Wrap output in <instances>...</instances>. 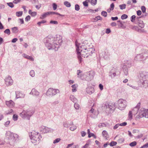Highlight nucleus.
I'll list each match as a JSON object with an SVG mask.
<instances>
[{
	"label": "nucleus",
	"mask_w": 148,
	"mask_h": 148,
	"mask_svg": "<svg viewBox=\"0 0 148 148\" xmlns=\"http://www.w3.org/2000/svg\"><path fill=\"white\" fill-rule=\"evenodd\" d=\"M75 45L77 56L80 62H81L82 59L81 55L84 58H87L94 52L95 49L94 48L88 49L84 45L83 43L79 44L76 42Z\"/></svg>",
	"instance_id": "nucleus-1"
},
{
	"label": "nucleus",
	"mask_w": 148,
	"mask_h": 148,
	"mask_svg": "<svg viewBox=\"0 0 148 148\" xmlns=\"http://www.w3.org/2000/svg\"><path fill=\"white\" fill-rule=\"evenodd\" d=\"M62 41V37L59 35H57L56 38L52 37L47 38L45 45L49 49H53L56 51L58 50L59 47L58 45Z\"/></svg>",
	"instance_id": "nucleus-2"
},
{
	"label": "nucleus",
	"mask_w": 148,
	"mask_h": 148,
	"mask_svg": "<svg viewBox=\"0 0 148 148\" xmlns=\"http://www.w3.org/2000/svg\"><path fill=\"white\" fill-rule=\"evenodd\" d=\"M6 138L10 140V142H14L18 139L19 136L16 134L8 131L6 132Z\"/></svg>",
	"instance_id": "nucleus-3"
},
{
	"label": "nucleus",
	"mask_w": 148,
	"mask_h": 148,
	"mask_svg": "<svg viewBox=\"0 0 148 148\" xmlns=\"http://www.w3.org/2000/svg\"><path fill=\"white\" fill-rule=\"evenodd\" d=\"M30 137L32 143H35L40 140V135L38 132L33 131L31 132Z\"/></svg>",
	"instance_id": "nucleus-4"
},
{
	"label": "nucleus",
	"mask_w": 148,
	"mask_h": 148,
	"mask_svg": "<svg viewBox=\"0 0 148 148\" xmlns=\"http://www.w3.org/2000/svg\"><path fill=\"white\" fill-rule=\"evenodd\" d=\"M32 112L30 110H24L20 114V116L23 118H26L29 120L30 117L32 114Z\"/></svg>",
	"instance_id": "nucleus-5"
},
{
	"label": "nucleus",
	"mask_w": 148,
	"mask_h": 148,
	"mask_svg": "<svg viewBox=\"0 0 148 148\" xmlns=\"http://www.w3.org/2000/svg\"><path fill=\"white\" fill-rule=\"evenodd\" d=\"M118 108L121 110L124 109L127 105L126 101L123 99H119L118 101Z\"/></svg>",
	"instance_id": "nucleus-6"
},
{
	"label": "nucleus",
	"mask_w": 148,
	"mask_h": 148,
	"mask_svg": "<svg viewBox=\"0 0 148 148\" xmlns=\"http://www.w3.org/2000/svg\"><path fill=\"white\" fill-rule=\"evenodd\" d=\"M59 90L58 89H54L52 88H50L48 90L47 95L49 96H53L59 93Z\"/></svg>",
	"instance_id": "nucleus-7"
},
{
	"label": "nucleus",
	"mask_w": 148,
	"mask_h": 148,
	"mask_svg": "<svg viewBox=\"0 0 148 148\" xmlns=\"http://www.w3.org/2000/svg\"><path fill=\"white\" fill-rule=\"evenodd\" d=\"M104 107L106 109H109L110 110L112 111L115 109L114 104L110 103H106L105 104Z\"/></svg>",
	"instance_id": "nucleus-8"
},
{
	"label": "nucleus",
	"mask_w": 148,
	"mask_h": 148,
	"mask_svg": "<svg viewBox=\"0 0 148 148\" xmlns=\"http://www.w3.org/2000/svg\"><path fill=\"white\" fill-rule=\"evenodd\" d=\"M5 84L7 86H9L12 84L13 81L10 76L7 77L5 79Z\"/></svg>",
	"instance_id": "nucleus-9"
},
{
	"label": "nucleus",
	"mask_w": 148,
	"mask_h": 148,
	"mask_svg": "<svg viewBox=\"0 0 148 148\" xmlns=\"http://www.w3.org/2000/svg\"><path fill=\"white\" fill-rule=\"evenodd\" d=\"M140 112L143 115V117H145V118H148V110L144 109L142 108L140 110Z\"/></svg>",
	"instance_id": "nucleus-10"
},
{
	"label": "nucleus",
	"mask_w": 148,
	"mask_h": 148,
	"mask_svg": "<svg viewBox=\"0 0 148 148\" xmlns=\"http://www.w3.org/2000/svg\"><path fill=\"white\" fill-rule=\"evenodd\" d=\"M5 104L8 106L12 108L14 106V103L12 100H10L8 101H6Z\"/></svg>",
	"instance_id": "nucleus-11"
},
{
	"label": "nucleus",
	"mask_w": 148,
	"mask_h": 148,
	"mask_svg": "<svg viewBox=\"0 0 148 148\" xmlns=\"http://www.w3.org/2000/svg\"><path fill=\"white\" fill-rule=\"evenodd\" d=\"M30 93L36 96H38L39 94V92L35 89H32Z\"/></svg>",
	"instance_id": "nucleus-12"
},
{
	"label": "nucleus",
	"mask_w": 148,
	"mask_h": 148,
	"mask_svg": "<svg viewBox=\"0 0 148 148\" xmlns=\"http://www.w3.org/2000/svg\"><path fill=\"white\" fill-rule=\"evenodd\" d=\"M143 117V115L141 113L140 110L139 111V113L136 117L135 119L136 121H138L139 119Z\"/></svg>",
	"instance_id": "nucleus-13"
},
{
	"label": "nucleus",
	"mask_w": 148,
	"mask_h": 148,
	"mask_svg": "<svg viewBox=\"0 0 148 148\" xmlns=\"http://www.w3.org/2000/svg\"><path fill=\"white\" fill-rule=\"evenodd\" d=\"M24 97V95L22 94L21 92H16V97L17 98L23 97Z\"/></svg>",
	"instance_id": "nucleus-14"
},
{
	"label": "nucleus",
	"mask_w": 148,
	"mask_h": 148,
	"mask_svg": "<svg viewBox=\"0 0 148 148\" xmlns=\"http://www.w3.org/2000/svg\"><path fill=\"white\" fill-rule=\"evenodd\" d=\"M134 110H132L131 111H130L128 114V118L129 119L131 120L132 118V114H135L136 113L134 112Z\"/></svg>",
	"instance_id": "nucleus-15"
},
{
	"label": "nucleus",
	"mask_w": 148,
	"mask_h": 148,
	"mask_svg": "<svg viewBox=\"0 0 148 148\" xmlns=\"http://www.w3.org/2000/svg\"><path fill=\"white\" fill-rule=\"evenodd\" d=\"M78 87V85L77 84H74L72 86V91L73 92H75L77 91V88Z\"/></svg>",
	"instance_id": "nucleus-16"
},
{
	"label": "nucleus",
	"mask_w": 148,
	"mask_h": 148,
	"mask_svg": "<svg viewBox=\"0 0 148 148\" xmlns=\"http://www.w3.org/2000/svg\"><path fill=\"white\" fill-rule=\"evenodd\" d=\"M49 14V12H47L42 14L40 16V18L41 19L44 18L46 17Z\"/></svg>",
	"instance_id": "nucleus-17"
},
{
	"label": "nucleus",
	"mask_w": 148,
	"mask_h": 148,
	"mask_svg": "<svg viewBox=\"0 0 148 148\" xmlns=\"http://www.w3.org/2000/svg\"><path fill=\"white\" fill-rule=\"evenodd\" d=\"M103 136L106 139L108 137V135L107 132L106 130H103L102 133Z\"/></svg>",
	"instance_id": "nucleus-18"
},
{
	"label": "nucleus",
	"mask_w": 148,
	"mask_h": 148,
	"mask_svg": "<svg viewBox=\"0 0 148 148\" xmlns=\"http://www.w3.org/2000/svg\"><path fill=\"white\" fill-rule=\"evenodd\" d=\"M70 99L73 102H75L77 101V99L73 95H71L70 97Z\"/></svg>",
	"instance_id": "nucleus-19"
},
{
	"label": "nucleus",
	"mask_w": 148,
	"mask_h": 148,
	"mask_svg": "<svg viewBox=\"0 0 148 148\" xmlns=\"http://www.w3.org/2000/svg\"><path fill=\"white\" fill-rule=\"evenodd\" d=\"M12 32L13 33H17L18 32V28L17 27H14L12 28Z\"/></svg>",
	"instance_id": "nucleus-20"
},
{
	"label": "nucleus",
	"mask_w": 148,
	"mask_h": 148,
	"mask_svg": "<svg viewBox=\"0 0 148 148\" xmlns=\"http://www.w3.org/2000/svg\"><path fill=\"white\" fill-rule=\"evenodd\" d=\"M82 71L80 70H78L77 71V75L78 77H82V75L81 74Z\"/></svg>",
	"instance_id": "nucleus-21"
},
{
	"label": "nucleus",
	"mask_w": 148,
	"mask_h": 148,
	"mask_svg": "<svg viewBox=\"0 0 148 148\" xmlns=\"http://www.w3.org/2000/svg\"><path fill=\"white\" fill-rule=\"evenodd\" d=\"M23 12L22 11L16 12V15L18 17L21 16Z\"/></svg>",
	"instance_id": "nucleus-22"
},
{
	"label": "nucleus",
	"mask_w": 148,
	"mask_h": 148,
	"mask_svg": "<svg viewBox=\"0 0 148 148\" xmlns=\"http://www.w3.org/2000/svg\"><path fill=\"white\" fill-rule=\"evenodd\" d=\"M64 4L67 7H69L71 6V5L70 3L68 1H65L64 2Z\"/></svg>",
	"instance_id": "nucleus-23"
},
{
	"label": "nucleus",
	"mask_w": 148,
	"mask_h": 148,
	"mask_svg": "<svg viewBox=\"0 0 148 148\" xmlns=\"http://www.w3.org/2000/svg\"><path fill=\"white\" fill-rule=\"evenodd\" d=\"M126 5L125 4H123L119 5V7L121 10L125 9L126 8Z\"/></svg>",
	"instance_id": "nucleus-24"
},
{
	"label": "nucleus",
	"mask_w": 148,
	"mask_h": 148,
	"mask_svg": "<svg viewBox=\"0 0 148 148\" xmlns=\"http://www.w3.org/2000/svg\"><path fill=\"white\" fill-rule=\"evenodd\" d=\"M97 0H91L90 1V3L92 5H94L97 4Z\"/></svg>",
	"instance_id": "nucleus-25"
},
{
	"label": "nucleus",
	"mask_w": 148,
	"mask_h": 148,
	"mask_svg": "<svg viewBox=\"0 0 148 148\" xmlns=\"http://www.w3.org/2000/svg\"><path fill=\"white\" fill-rule=\"evenodd\" d=\"M18 118V116L16 114H14L13 115L12 118L14 121H16L17 120Z\"/></svg>",
	"instance_id": "nucleus-26"
},
{
	"label": "nucleus",
	"mask_w": 148,
	"mask_h": 148,
	"mask_svg": "<svg viewBox=\"0 0 148 148\" xmlns=\"http://www.w3.org/2000/svg\"><path fill=\"white\" fill-rule=\"evenodd\" d=\"M137 143L136 141H134L130 143L129 145L131 147H133L136 146V145Z\"/></svg>",
	"instance_id": "nucleus-27"
},
{
	"label": "nucleus",
	"mask_w": 148,
	"mask_h": 148,
	"mask_svg": "<svg viewBox=\"0 0 148 148\" xmlns=\"http://www.w3.org/2000/svg\"><path fill=\"white\" fill-rule=\"evenodd\" d=\"M89 89V88H87V89L86 91L88 93H89V94H91L92 93V92L94 91L93 88H90V89L91 90V91H88V90Z\"/></svg>",
	"instance_id": "nucleus-28"
},
{
	"label": "nucleus",
	"mask_w": 148,
	"mask_h": 148,
	"mask_svg": "<svg viewBox=\"0 0 148 148\" xmlns=\"http://www.w3.org/2000/svg\"><path fill=\"white\" fill-rule=\"evenodd\" d=\"M30 75L32 77L35 76V74L34 71L33 70H31L30 72Z\"/></svg>",
	"instance_id": "nucleus-29"
},
{
	"label": "nucleus",
	"mask_w": 148,
	"mask_h": 148,
	"mask_svg": "<svg viewBox=\"0 0 148 148\" xmlns=\"http://www.w3.org/2000/svg\"><path fill=\"white\" fill-rule=\"evenodd\" d=\"M101 15L105 17H106L107 16V13L105 11H103L101 13Z\"/></svg>",
	"instance_id": "nucleus-30"
},
{
	"label": "nucleus",
	"mask_w": 148,
	"mask_h": 148,
	"mask_svg": "<svg viewBox=\"0 0 148 148\" xmlns=\"http://www.w3.org/2000/svg\"><path fill=\"white\" fill-rule=\"evenodd\" d=\"M74 107L76 109L78 110L79 108V106L78 103H75L74 104Z\"/></svg>",
	"instance_id": "nucleus-31"
},
{
	"label": "nucleus",
	"mask_w": 148,
	"mask_h": 148,
	"mask_svg": "<svg viewBox=\"0 0 148 148\" xmlns=\"http://www.w3.org/2000/svg\"><path fill=\"white\" fill-rule=\"evenodd\" d=\"M124 140V139L123 138H120L118 140L119 143H123Z\"/></svg>",
	"instance_id": "nucleus-32"
},
{
	"label": "nucleus",
	"mask_w": 148,
	"mask_h": 148,
	"mask_svg": "<svg viewBox=\"0 0 148 148\" xmlns=\"http://www.w3.org/2000/svg\"><path fill=\"white\" fill-rule=\"evenodd\" d=\"M49 14H56L60 16L61 15L60 14L58 13L54 12H49Z\"/></svg>",
	"instance_id": "nucleus-33"
},
{
	"label": "nucleus",
	"mask_w": 148,
	"mask_h": 148,
	"mask_svg": "<svg viewBox=\"0 0 148 148\" xmlns=\"http://www.w3.org/2000/svg\"><path fill=\"white\" fill-rule=\"evenodd\" d=\"M127 16L126 14H123L121 16V18L122 19H126L127 17Z\"/></svg>",
	"instance_id": "nucleus-34"
},
{
	"label": "nucleus",
	"mask_w": 148,
	"mask_h": 148,
	"mask_svg": "<svg viewBox=\"0 0 148 148\" xmlns=\"http://www.w3.org/2000/svg\"><path fill=\"white\" fill-rule=\"evenodd\" d=\"M77 128L76 126H73L70 127V130L72 131H73L75 130Z\"/></svg>",
	"instance_id": "nucleus-35"
},
{
	"label": "nucleus",
	"mask_w": 148,
	"mask_h": 148,
	"mask_svg": "<svg viewBox=\"0 0 148 148\" xmlns=\"http://www.w3.org/2000/svg\"><path fill=\"white\" fill-rule=\"evenodd\" d=\"M117 144V142H116L113 141L111 142L110 143V145L111 146H113L116 145Z\"/></svg>",
	"instance_id": "nucleus-36"
},
{
	"label": "nucleus",
	"mask_w": 148,
	"mask_h": 148,
	"mask_svg": "<svg viewBox=\"0 0 148 148\" xmlns=\"http://www.w3.org/2000/svg\"><path fill=\"white\" fill-rule=\"evenodd\" d=\"M140 105V103H138V104L137 105V106H136L137 107H136V108H135L134 109V111H136V113H137V111H138V109L139 108V107H138V106H139Z\"/></svg>",
	"instance_id": "nucleus-37"
},
{
	"label": "nucleus",
	"mask_w": 148,
	"mask_h": 148,
	"mask_svg": "<svg viewBox=\"0 0 148 148\" xmlns=\"http://www.w3.org/2000/svg\"><path fill=\"white\" fill-rule=\"evenodd\" d=\"M60 140V138H58L55 139L53 142V143L54 144H55L56 143H58L59 142Z\"/></svg>",
	"instance_id": "nucleus-38"
},
{
	"label": "nucleus",
	"mask_w": 148,
	"mask_h": 148,
	"mask_svg": "<svg viewBox=\"0 0 148 148\" xmlns=\"http://www.w3.org/2000/svg\"><path fill=\"white\" fill-rule=\"evenodd\" d=\"M4 32L5 33H6L8 35H10V31L9 29H6L4 31Z\"/></svg>",
	"instance_id": "nucleus-39"
},
{
	"label": "nucleus",
	"mask_w": 148,
	"mask_h": 148,
	"mask_svg": "<svg viewBox=\"0 0 148 148\" xmlns=\"http://www.w3.org/2000/svg\"><path fill=\"white\" fill-rule=\"evenodd\" d=\"M53 8L54 10H55L57 8V5L55 3H53L52 4Z\"/></svg>",
	"instance_id": "nucleus-40"
},
{
	"label": "nucleus",
	"mask_w": 148,
	"mask_h": 148,
	"mask_svg": "<svg viewBox=\"0 0 148 148\" xmlns=\"http://www.w3.org/2000/svg\"><path fill=\"white\" fill-rule=\"evenodd\" d=\"M7 4L11 8H13L14 6V5L12 3H7Z\"/></svg>",
	"instance_id": "nucleus-41"
},
{
	"label": "nucleus",
	"mask_w": 148,
	"mask_h": 148,
	"mask_svg": "<svg viewBox=\"0 0 148 148\" xmlns=\"http://www.w3.org/2000/svg\"><path fill=\"white\" fill-rule=\"evenodd\" d=\"M75 10L78 11L79 10V7L78 4H76L75 6Z\"/></svg>",
	"instance_id": "nucleus-42"
},
{
	"label": "nucleus",
	"mask_w": 148,
	"mask_h": 148,
	"mask_svg": "<svg viewBox=\"0 0 148 148\" xmlns=\"http://www.w3.org/2000/svg\"><path fill=\"white\" fill-rule=\"evenodd\" d=\"M141 10L143 13H145L146 11V8L144 6H142L141 7Z\"/></svg>",
	"instance_id": "nucleus-43"
},
{
	"label": "nucleus",
	"mask_w": 148,
	"mask_h": 148,
	"mask_svg": "<svg viewBox=\"0 0 148 148\" xmlns=\"http://www.w3.org/2000/svg\"><path fill=\"white\" fill-rule=\"evenodd\" d=\"M136 16L135 15H133L131 17V21L132 22H134L135 20Z\"/></svg>",
	"instance_id": "nucleus-44"
},
{
	"label": "nucleus",
	"mask_w": 148,
	"mask_h": 148,
	"mask_svg": "<svg viewBox=\"0 0 148 148\" xmlns=\"http://www.w3.org/2000/svg\"><path fill=\"white\" fill-rule=\"evenodd\" d=\"M10 123V121H8L5 123L4 125L5 127H7L8 126Z\"/></svg>",
	"instance_id": "nucleus-45"
},
{
	"label": "nucleus",
	"mask_w": 148,
	"mask_h": 148,
	"mask_svg": "<svg viewBox=\"0 0 148 148\" xmlns=\"http://www.w3.org/2000/svg\"><path fill=\"white\" fill-rule=\"evenodd\" d=\"M30 18V16L29 15L27 16L25 18V21H28L29 20Z\"/></svg>",
	"instance_id": "nucleus-46"
},
{
	"label": "nucleus",
	"mask_w": 148,
	"mask_h": 148,
	"mask_svg": "<svg viewBox=\"0 0 148 148\" xmlns=\"http://www.w3.org/2000/svg\"><path fill=\"white\" fill-rule=\"evenodd\" d=\"M101 18L99 16H98L95 17V20L97 21L98 20H101Z\"/></svg>",
	"instance_id": "nucleus-47"
},
{
	"label": "nucleus",
	"mask_w": 148,
	"mask_h": 148,
	"mask_svg": "<svg viewBox=\"0 0 148 148\" xmlns=\"http://www.w3.org/2000/svg\"><path fill=\"white\" fill-rule=\"evenodd\" d=\"M50 23L51 24H58V22L56 21H51L50 22Z\"/></svg>",
	"instance_id": "nucleus-48"
},
{
	"label": "nucleus",
	"mask_w": 148,
	"mask_h": 148,
	"mask_svg": "<svg viewBox=\"0 0 148 148\" xmlns=\"http://www.w3.org/2000/svg\"><path fill=\"white\" fill-rule=\"evenodd\" d=\"M83 5L85 6H88V2L86 1H85L83 3Z\"/></svg>",
	"instance_id": "nucleus-49"
},
{
	"label": "nucleus",
	"mask_w": 148,
	"mask_h": 148,
	"mask_svg": "<svg viewBox=\"0 0 148 148\" xmlns=\"http://www.w3.org/2000/svg\"><path fill=\"white\" fill-rule=\"evenodd\" d=\"M127 124V123L125 122H123V123H120L119 124V126H125Z\"/></svg>",
	"instance_id": "nucleus-50"
},
{
	"label": "nucleus",
	"mask_w": 148,
	"mask_h": 148,
	"mask_svg": "<svg viewBox=\"0 0 148 148\" xmlns=\"http://www.w3.org/2000/svg\"><path fill=\"white\" fill-rule=\"evenodd\" d=\"M99 87L101 90H102L103 89V86L101 84H100L99 85Z\"/></svg>",
	"instance_id": "nucleus-51"
},
{
	"label": "nucleus",
	"mask_w": 148,
	"mask_h": 148,
	"mask_svg": "<svg viewBox=\"0 0 148 148\" xmlns=\"http://www.w3.org/2000/svg\"><path fill=\"white\" fill-rule=\"evenodd\" d=\"M81 135H82V137H84V136L86 134V133L85 132H84V131H82L81 132Z\"/></svg>",
	"instance_id": "nucleus-52"
},
{
	"label": "nucleus",
	"mask_w": 148,
	"mask_h": 148,
	"mask_svg": "<svg viewBox=\"0 0 148 148\" xmlns=\"http://www.w3.org/2000/svg\"><path fill=\"white\" fill-rule=\"evenodd\" d=\"M27 57H27V59H29L31 61H34V59L31 56H28Z\"/></svg>",
	"instance_id": "nucleus-53"
},
{
	"label": "nucleus",
	"mask_w": 148,
	"mask_h": 148,
	"mask_svg": "<svg viewBox=\"0 0 148 148\" xmlns=\"http://www.w3.org/2000/svg\"><path fill=\"white\" fill-rule=\"evenodd\" d=\"M37 13L35 12H33L31 14V15L33 16H35L36 15Z\"/></svg>",
	"instance_id": "nucleus-54"
},
{
	"label": "nucleus",
	"mask_w": 148,
	"mask_h": 148,
	"mask_svg": "<svg viewBox=\"0 0 148 148\" xmlns=\"http://www.w3.org/2000/svg\"><path fill=\"white\" fill-rule=\"evenodd\" d=\"M114 5L113 3H112L110 6V8L111 10H113L114 9Z\"/></svg>",
	"instance_id": "nucleus-55"
},
{
	"label": "nucleus",
	"mask_w": 148,
	"mask_h": 148,
	"mask_svg": "<svg viewBox=\"0 0 148 148\" xmlns=\"http://www.w3.org/2000/svg\"><path fill=\"white\" fill-rule=\"evenodd\" d=\"M119 126V124H116L115 126H114L113 127V129L114 130L116 129Z\"/></svg>",
	"instance_id": "nucleus-56"
},
{
	"label": "nucleus",
	"mask_w": 148,
	"mask_h": 148,
	"mask_svg": "<svg viewBox=\"0 0 148 148\" xmlns=\"http://www.w3.org/2000/svg\"><path fill=\"white\" fill-rule=\"evenodd\" d=\"M142 14L141 11L140 10H138L137 12V14L138 15L140 16Z\"/></svg>",
	"instance_id": "nucleus-57"
},
{
	"label": "nucleus",
	"mask_w": 148,
	"mask_h": 148,
	"mask_svg": "<svg viewBox=\"0 0 148 148\" xmlns=\"http://www.w3.org/2000/svg\"><path fill=\"white\" fill-rule=\"evenodd\" d=\"M21 0H14L13 2L14 3H15V4H16L17 3H18L20 2L21 1Z\"/></svg>",
	"instance_id": "nucleus-58"
},
{
	"label": "nucleus",
	"mask_w": 148,
	"mask_h": 148,
	"mask_svg": "<svg viewBox=\"0 0 148 148\" xmlns=\"http://www.w3.org/2000/svg\"><path fill=\"white\" fill-rule=\"evenodd\" d=\"M18 39L17 38H14L12 40V42L13 43H14Z\"/></svg>",
	"instance_id": "nucleus-59"
},
{
	"label": "nucleus",
	"mask_w": 148,
	"mask_h": 148,
	"mask_svg": "<svg viewBox=\"0 0 148 148\" xmlns=\"http://www.w3.org/2000/svg\"><path fill=\"white\" fill-rule=\"evenodd\" d=\"M111 19L113 21L116 20L118 19V18L117 17H112Z\"/></svg>",
	"instance_id": "nucleus-60"
},
{
	"label": "nucleus",
	"mask_w": 148,
	"mask_h": 148,
	"mask_svg": "<svg viewBox=\"0 0 148 148\" xmlns=\"http://www.w3.org/2000/svg\"><path fill=\"white\" fill-rule=\"evenodd\" d=\"M19 21L20 23L21 24H23L24 23V21H23V19H21V18L19 19Z\"/></svg>",
	"instance_id": "nucleus-61"
},
{
	"label": "nucleus",
	"mask_w": 148,
	"mask_h": 148,
	"mask_svg": "<svg viewBox=\"0 0 148 148\" xmlns=\"http://www.w3.org/2000/svg\"><path fill=\"white\" fill-rule=\"evenodd\" d=\"M141 57V56L140 55H138L136 57L134 58L135 60H137V59H139Z\"/></svg>",
	"instance_id": "nucleus-62"
},
{
	"label": "nucleus",
	"mask_w": 148,
	"mask_h": 148,
	"mask_svg": "<svg viewBox=\"0 0 148 148\" xmlns=\"http://www.w3.org/2000/svg\"><path fill=\"white\" fill-rule=\"evenodd\" d=\"M73 143H72L71 144H68L67 145V146L66 147V148H69V147H71V146L73 145Z\"/></svg>",
	"instance_id": "nucleus-63"
},
{
	"label": "nucleus",
	"mask_w": 148,
	"mask_h": 148,
	"mask_svg": "<svg viewBox=\"0 0 148 148\" xmlns=\"http://www.w3.org/2000/svg\"><path fill=\"white\" fill-rule=\"evenodd\" d=\"M111 31L110 29H107L106 30V32L107 34H109L110 32Z\"/></svg>",
	"instance_id": "nucleus-64"
}]
</instances>
